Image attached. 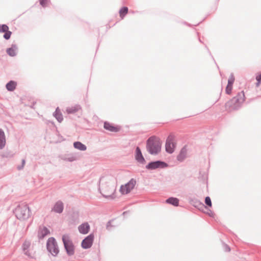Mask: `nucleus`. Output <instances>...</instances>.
<instances>
[{"label": "nucleus", "instance_id": "19", "mask_svg": "<svg viewBox=\"0 0 261 261\" xmlns=\"http://www.w3.org/2000/svg\"><path fill=\"white\" fill-rule=\"evenodd\" d=\"M49 233V231L45 227H41L38 231V237L39 238L42 239Z\"/></svg>", "mask_w": 261, "mask_h": 261}, {"label": "nucleus", "instance_id": "26", "mask_svg": "<svg viewBox=\"0 0 261 261\" xmlns=\"http://www.w3.org/2000/svg\"><path fill=\"white\" fill-rule=\"evenodd\" d=\"M54 116L59 122H60L63 120L62 115L58 109H56L54 114Z\"/></svg>", "mask_w": 261, "mask_h": 261}, {"label": "nucleus", "instance_id": "6", "mask_svg": "<svg viewBox=\"0 0 261 261\" xmlns=\"http://www.w3.org/2000/svg\"><path fill=\"white\" fill-rule=\"evenodd\" d=\"M62 240L67 254L69 255H73L74 252V248L69 237L67 235H64Z\"/></svg>", "mask_w": 261, "mask_h": 261}, {"label": "nucleus", "instance_id": "8", "mask_svg": "<svg viewBox=\"0 0 261 261\" xmlns=\"http://www.w3.org/2000/svg\"><path fill=\"white\" fill-rule=\"evenodd\" d=\"M94 239V235L91 234L87 237L82 242V246L84 249H88L91 247Z\"/></svg>", "mask_w": 261, "mask_h": 261}, {"label": "nucleus", "instance_id": "14", "mask_svg": "<svg viewBox=\"0 0 261 261\" xmlns=\"http://www.w3.org/2000/svg\"><path fill=\"white\" fill-rule=\"evenodd\" d=\"M8 30L9 28L7 25H0V33H5L4 37L7 40L10 39L12 34L11 32L9 31Z\"/></svg>", "mask_w": 261, "mask_h": 261}, {"label": "nucleus", "instance_id": "3", "mask_svg": "<svg viewBox=\"0 0 261 261\" xmlns=\"http://www.w3.org/2000/svg\"><path fill=\"white\" fill-rule=\"evenodd\" d=\"M15 215L20 220H25L30 216V210L27 205L19 206L15 210Z\"/></svg>", "mask_w": 261, "mask_h": 261}, {"label": "nucleus", "instance_id": "13", "mask_svg": "<svg viewBox=\"0 0 261 261\" xmlns=\"http://www.w3.org/2000/svg\"><path fill=\"white\" fill-rule=\"evenodd\" d=\"M166 166V163L161 161H156L149 163L147 166V168L149 169H155L159 167H164Z\"/></svg>", "mask_w": 261, "mask_h": 261}, {"label": "nucleus", "instance_id": "5", "mask_svg": "<svg viewBox=\"0 0 261 261\" xmlns=\"http://www.w3.org/2000/svg\"><path fill=\"white\" fill-rule=\"evenodd\" d=\"M47 249L54 256H56L58 254L59 252V248L57 243L54 238L48 239L47 242Z\"/></svg>", "mask_w": 261, "mask_h": 261}, {"label": "nucleus", "instance_id": "27", "mask_svg": "<svg viewBox=\"0 0 261 261\" xmlns=\"http://www.w3.org/2000/svg\"><path fill=\"white\" fill-rule=\"evenodd\" d=\"M186 156V152L185 151L182 150L179 154L177 156L178 160L181 161L184 160V159Z\"/></svg>", "mask_w": 261, "mask_h": 261}, {"label": "nucleus", "instance_id": "7", "mask_svg": "<svg viewBox=\"0 0 261 261\" xmlns=\"http://www.w3.org/2000/svg\"><path fill=\"white\" fill-rule=\"evenodd\" d=\"M136 184L135 180L132 179L127 183L122 185L119 189L120 192L122 195L127 194L134 188Z\"/></svg>", "mask_w": 261, "mask_h": 261}, {"label": "nucleus", "instance_id": "1", "mask_svg": "<svg viewBox=\"0 0 261 261\" xmlns=\"http://www.w3.org/2000/svg\"><path fill=\"white\" fill-rule=\"evenodd\" d=\"M99 191L103 197L114 199L116 197V187L114 184L105 179H101L99 184Z\"/></svg>", "mask_w": 261, "mask_h": 261}, {"label": "nucleus", "instance_id": "11", "mask_svg": "<svg viewBox=\"0 0 261 261\" xmlns=\"http://www.w3.org/2000/svg\"><path fill=\"white\" fill-rule=\"evenodd\" d=\"M234 101L240 107L245 100V96L244 91L239 93L237 95L232 98Z\"/></svg>", "mask_w": 261, "mask_h": 261}, {"label": "nucleus", "instance_id": "12", "mask_svg": "<svg viewBox=\"0 0 261 261\" xmlns=\"http://www.w3.org/2000/svg\"><path fill=\"white\" fill-rule=\"evenodd\" d=\"M104 128L112 132H117L120 130V127L118 125H114V124L108 122L104 123Z\"/></svg>", "mask_w": 261, "mask_h": 261}, {"label": "nucleus", "instance_id": "23", "mask_svg": "<svg viewBox=\"0 0 261 261\" xmlns=\"http://www.w3.org/2000/svg\"><path fill=\"white\" fill-rule=\"evenodd\" d=\"M74 147L81 150H85L86 149V146L80 142L74 143Z\"/></svg>", "mask_w": 261, "mask_h": 261}, {"label": "nucleus", "instance_id": "2", "mask_svg": "<svg viewBox=\"0 0 261 261\" xmlns=\"http://www.w3.org/2000/svg\"><path fill=\"white\" fill-rule=\"evenodd\" d=\"M162 142L155 137H150L147 141V151L151 154H157L161 150Z\"/></svg>", "mask_w": 261, "mask_h": 261}, {"label": "nucleus", "instance_id": "30", "mask_svg": "<svg viewBox=\"0 0 261 261\" xmlns=\"http://www.w3.org/2000/svg\"><path fill=\"white\" fill-rule=\"evenodd\" d=\"M256 79L257 81V86H258L261 83V73L257 75L256 77Z\"/></svg>", "mask_w": 261, "mask_h": 261}, {"label": "nucleus", "instance_id": "16", "mask_svg": "<svg viewBox=\"0 0 261 261\" xmlns=\"http://www.w3.org/2000/svg\"><path fill=\"white\" fill-rule=\"evenodd\" d=\"M63 203L62 201H59L55 203L52 211L57 213H61L63 212Z\"/></svg>", "mask_w": 261, "mask_h": 261}, {"label": "nucleus", "instance_id": "24", "mask_svg": "<svg viewBox=\"0 0 261 261\" xmlns=\"http://www.w3.org/2000/svg\"><path fill=\"white\" fill-rule=\"evenodd\" d=\"M167 203H170L173 205L177 206L178 204L179 200L176 198L171 197L166 200Z\"/></svg>", "mask_w": 261, "mask_h": 261}, {"label": "nucleus", "instance_id": "29", "mask_svg": "<svg viewBox=\"0 0 261 261\" xmlns=\"http://www.w3.org/2000/svg\"><path fill=\"white\" fill-rule=\"evenodd\" d=\"M205 204L209 207H212V203L211 200V198L209 197H206L205 199Z\"/></svg>", "mask_w": 261, "mask_h": 261}, {"label": "nucleus", "instance_id": "20", "mask_svg": "<svg viewBox=\"0 0 261 261\" xmlns=\"http://www.w3.org/2000/svg\"><path fill=\"white\" fill-rule=\"evenodd\" d=\"M6 144L4 132L0 129V149L3 148Z\"/></svg>", "mask_w": 261, "mask_h": 261}, {"label": "nucleus", "instance_id": "10", "mask_svg": "<svg viewBox=\"0 0 261 261\" xmlns=\"http://www.w3.org/2000/svg\"><path fill=\"white\" fill-rule=\"evenodd\" d=\"M239 107L238 105L234 101L233 98L228 100L225 104V108L227 111H230L233 110H236Z\"/></svg>", "mask_w": 261, "mask_h": 261}, {"label": "nucleus", "instance_id": "9", "mask_svg": "<svg viewBox=\"0 0 261 261\" xmlns=\"http://www.w3.org/2000/svg\"><path fill=\"white\" fill-rule=\"evenodd\" d=\"M165 148L167 152L171 153L174 151V144L171 137H169L166 142Z\"/></svg>", "mask_w": 261, "mask_h": 261}, {"label": "nucleus", "instance_id": "15", "mask_svg": "<svg viewBox=\"0 0 261 261\" xmlns=\"http://www.w3.org/2000/svg\"><path fill=\"white\" fill-rule=\"evenodd\" d=\"M234 77L233 75H231L228 80V84L226 87L225 91L228 94H230L232 89L233 84L234 82Z\"/></svg>", "mask_w": 261, "mask_h": 261}, {"label": "nucleus", "instance_id": "25", "mask_svg": "<svg viewBox=\"0 0 261 261\" xmlns=\"http://www.w3.org/2000/svg\"><path fill=\"white\" fill-rule=\"evenodd\" d=\"M128 8L124 7L119 10V15L121 19H123L125 15L128 13Z\"/></svg>", "mask_w": 261, "mask_h": 261}, {"label": "nucleus", "instance_id": "18", "mask_svg": "<svg viewBox=\"0 0 261 261\" xmlns=\"http://www.w3.org/2000/svg\"><path fill=\"white\" fill-rule=\"evenodd\" d=\"M135 158L140 163H143L145 162L144 158L139 147L136 148Z\"/></svg>", "mask_w": 261, "mask_h": 261}, {"label": "nucleus", "instance_id": "31", "mask_svg": "<svg viewBox=\"0 0 261 261\" xmlns=\"http://www.w3.org/2000/svg\"><path fill=\"white\" fill-rule=\"evenodd\" d=\"M40 4L43 6L44 7L46 6L47 0H39Z\"/></svg>", "mask_w": 261, "mask_h": 261}, {"label": "nucleus", "instance_id": "28", "mask_svg": "<svg viewBox=\"0 0 261 261\" xmlns=\"http://www.w3.org/2000/svg\"><path fill=\"white\" fill-rule=\"evenodd\" d=\"M7 52L10 56L12 57L16 55L15 49L13 47L8 48L7 50Z\"/></svg>", "mask_w": 261, "mask_h": 261}, {"label": "nucleus", "instance_id": "21", "mask_svg": "<svg viewBox=\"0 0 261 261\" xmlns=\"http://www.w3.org/2000/svg\"><path fill=\"white\" fill-rule=\"evenodd\" d=\"M80 110H81V107L78 105H75L68 107L66 111L68 114H71L74 113L76 112L79 111Z\"/></svg>", "mask_w": 261, "mask_h": 261}, {"label": "nucleus", "instance_id": "22", "mask_svg": "<svg viewBox=\"0 0 261 261\" xmlns=\"http://www.w3.org/2000/svg\"><path fill=\"white\" fill-rule=\"evenodd\" d=\"M16 86V83L14 81H10L6 85V88L8 90L12 91Z\"/></svg>", "mask_w": 261, "mask_h": 261}, {"label": "nucleus", "instance_id": "17", "mask_svg": "<svg viewBox=\"0 0 261 261\" xmlns=\"http://www.w3.org/2000/svg\"><path fill=\"white\" fill-rule=\"evenodd\" d=\"M90 225L88 223H84L79 226V230L80 233L87 234L90 230Z\"/></svg>", "mask_w": 261, "mask_h": 261}, {"label": "nucleus", "instance_id": "4", "mask_svg": "<svg viewBox=\"0 0 261 261\" xmlns=\"http://www.w3.org/2000/svg\"><path fill=\"white\" fill-rule=\"evenodd\" d=\"M22 249L24 254L29 257L32 258L36 257V253L34 245L32 244L30 242L25 241L23 244Z\"/></svg>", "mask_w": 261, "mask_h": 261}]
</instances>
